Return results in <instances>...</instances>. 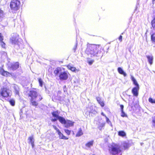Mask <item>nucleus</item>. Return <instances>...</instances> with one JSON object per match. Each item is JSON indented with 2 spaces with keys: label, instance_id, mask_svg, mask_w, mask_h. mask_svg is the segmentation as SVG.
I'll list each match as a JSON object with an SVG mask.
<instances>
[{
  "label": "nucleus",
  "instance_id": "37",
  "mask_svg": "<svg viewBox=\"0 0 155 155\" xmlns=\"http://www.w3.org/2000/svg\"><path fill=\"white\" fill-rule=\"evenodd\" d=\"M38 82L40 86L41 87H42L43 85V81L41 78L39 79Z\"/></svg>",
  "mask_w": 155,
  "mask_h": 155
},
{
  "label": "nucleus",
  "instance_id": "29",
  "mask_svg": "<svg viewBox=\"0 0 155 155\" xmlns=\"http://www.w3.org/2000/svg\"><path fill=\"white\" fill-rule=\"evenodd\" d=\"M151 38L152 43L155 44V33H154L151 35Z\"/></svg>",
  "mask_w": 155,
  "mask_h": 155
},
{
  "label": "nucleus",
  "instance_id": "48",
  "mask_svg": "<svg viewBox=\"0 0 155 155\" xmlns=\"http://www.w3.org/2000/svg\"><path fill=\"white\" fill-rule=\"evenodd\" d=\"M101 115H103V116H104L105 117V118H106V117H107L103 112H101Z\"/></svg>",
  "mask_w": 155,
  "mask_h": 155
},
{
  "label": "nucleus",
  "instance_id": "2",
  "mask_svg": "<svg viewBox=\"0 0 155 155\" xmlns=\"http://www.w3.org/2000/svg\"><path fill=\"white\" fill-rule=\"evenodd\" d=\"M38 93L36 91L33 90L30 91L28 93L29 96L31 97L30 104L36 107L38 105V103L36 101L38 99Z\"/></svg>",
  "mask_w": 155,
  "mask_h": 155
},
{
  "label": "nucleus",
  "instance_id": "30",
  "mask_svg": "<svg viewBox=\"0 0 155 155\" xmlns=\"http://www.w3.org/2000/svg\"><path fill=\"white\" fill-rule=\"evenodd\" d=\"M152 118L151 123L152 127L155 128V116L153 117Z\"/></svg>",
  "mask_w": 155,
  "mask_h": 155
},
{
  "label": "nucleus",
  "instance_id": "3",
  "mask_svg": "<svg viewBox=\"0 0 155 155\" xmlns=\"http://www.w3.org/2000/svg\"><path fill=\"white\" fill-rule=\"evenodd\" d=\"M10 40L12 44L14 45L15 46H17V49L19 48L21 39L19 38V35L17 33L12 34Z\"/></svg>",
  "mask_w": 155,
  "mask_h": 155
},
{
  "label": "nucleus",
  "instance_id": "7",
  "mask_svg": "<svg viewBox=\"0 0 155 155\" xmlns=\"http://www.w3.org/2000/svg\"><path fill=\"white\" fill-rule=\"evenodd\" d=\"M59 77L61 80H66L68 78V73L64 71L59 74Z\"/></svg>",
  "mask_w": 155,
  "mask_h": 155
},
{
  "label": "nucleus",
  "instance_id": "35",
  "mask_svg": "<svg viewBox=\"0 0 155 155\" xmlns=\"http://www.w3.org/2000/svg\"><path fill=\"white\" fill-rule=\"evenodd\" d=\"M38 99L37 100V101H39L43 99V96L41 94H40L39 93H38Z\"/></svg>",
  "mask_w": 155,
  "mask_h": 155
},
{
  "label": "nucleus",
  "instance_id": "16",
  "mask_svg": "<svg viewBox=\"0 0 155 155\" xmlns=\"http://www.w3.org/2000/svg\"><path fill=\"white\" fill-rule=\"evenodd\" d=\"M117 71L118 73L120 74L123 75L124 77L126 76L127 74L121 67H118V68Z\"/></svg>",
  "mask_w": 155,
  "mask_h": 155
},
{
  "label": "nucleus",
  "instance_id": "24",
  "mask_svg": "<svg viewBox=\"0 0 155 155\" xmlns=\"http://www.w3.org/2000/svg\"><path fill=\"white\" fill-rule=\"evenodd\" d=\"M126 133L123 130L119 131L118 132V135L120 136L124 137L126 136Z\"/></svg>",
  "mask_w": 155,
  "mask_h": 155
},
{
  "label": "nucleus",
  "instance_id": "22",
  "mask_svg": "<svg viewBox=\"0 0 155 155\" xmlns=\"http://www.w3.org/2000/svg\"><path fill=\"white\" fill-rule=\"evenodd\" d=\"M83 133L82 132V129L81 128H80L78 130V131L76 135V137H79L81 136L83 134Z\"/></svg>",
  "mask_w": 155,
  "mask_h": 155
},
{
  "label": "nucleus",
  "instance_id": "4",
  "mask_svg": "<svg viewBox=\"0 0 155 155\" xmlns=\"http://www.w3.org/2000/svg\"><path fill=\"white\" fill-rule=\"evenodd\" d=\"M109 150L110 153L114 155H121V150L120 146L114 144L109 147Z\"/></svg>",
  "mask_w": 155,
  "mask_h": 155
},
{
  "label": "nucleus",
  "instance_id": "42",
  "mask_svg": "<svg viewBox=\"0 0 155 155\" xmlns=\"http://www.w3.org/2000/svg\"><path fill=\"white\" fill-rule=\"evenodd\" d=\"M58 120V118L54 117V118L52 119H51V121L52 122H54Z\"/></svg>",
  "mask_w": 155,
  "mask_h": 155
},
{
  "label": "nucleus",
  "instance_id": "8",
  "mask_svg": "<svg viewBox=\"0 0 155 155\" xmlns=\"http://www.w3.org/2000/svg\"><path fill=\"white\" fill-rule=\"evenodd\" d=\"M19 63L18 62L11 63L9 65V68L12 71H15L19 67Z\"/></svg>",
  "mask_w": 155,
  "mask_h": 155
},
{
  "label": "nucleus",
  "instance_id": "19",
  "mask_svg": "<svg viewBox=\"0 0 155 155\" xmlns=\"http://www.w3.org/2000/svg\"><path fill=\"white\" fill-rule=\"evenodd\" d=\"M51 114L52 116L54 117L58 118L60 116L59 115V113L58 110L53 112L51 113Z\"/></svg>",
  "mask_w": 155,
  "mask_h": 155
},
{
  "label": "nucleus",
  "instance_id": "39",
  "mask_svg": "<svg viewBox=\"0 0 155 155\" xmlns=\"http://www.w3.org/2000/svg\"><path fill=\"white\" fill-rule=\"evenodd\" d=\"M64 130L65 132L68 135H70L71 132V131L68 129H64Z\"/></svg>",
  "mask_w": 155,
  "mask_h": 155
},
{
  "label": "nucleus",
  "instance_id": "34",
  "mask_svg": "<svg viewBox=\"0 0 155 155\" xmlns=\"http://www.w3.org/2000/svg\"><path fill=\"white\" fill-rule=\"evenodd\" d=\"M151 24L153 29L155 30V17L152 21Z\"/></svg>",
  "mask_w": 155,
  "mask_h": 155
},
{
  "label": "nucleus",
  "instance_id": "31",
  "mask_svg": "<svg viewBox=\"0 0 155 155\" xmlns=\"http://www.w3.org/2000/svg\"><path fill=\"white\" fill-rule=\"evenodd\" d=\"M90 110L89 111V113H93V114H95L97 113V111L95 110V109H92V107H90Z\"/></svg>",
  "mask_w": 155,
  "mask_h": 155
},
{
  "label": "nucleus",
  "instance_id": "47",
  "mask_svg": "<svg viewBox=\"0 0 155 155\" xmlns=\"http://www.w3.org/2000/svg\"><path fill=\"white\" fill-rule=\"evenodd\" d=\"M122 36L121 35H120L118 38L119 41H120V42L121 41H122Z\"/></svg>",
  "mask_w": 155,
  "mask_h": 155
},
{
  "label": "nucleus",
  "instance_id": "6",
  "mask_svg": "<svg viewBox=\"0 0 155 155\" xmlns=\"http://www.w3.org/2000/svg\"><path fill=\"white\" fill-rule=\"evenodd\" d=\"M20 2L18 0H13L12 1L10 4L11 8L14 10L17 11L19 9Z\"/></svg>",
  "mask_w": 155,
  "mask_h": 155
},
{
  "label": "nucleus",
  "instance_id": "15",
  "mask_svg": "<svg viewBox=\"0 0 155 155\" xmlns=\"http://www.w3.org/2000/svg\"><path fill=\"white\" fill-rule=\"evenodd\" d=\"M0 74L2 75L5 76H7L9 73L6 71H5L3 68H0Z\"/></svg>",
  "mask_w": 155,
  "mask_h": 155
},
{
  "label": "nucleus",
  "instance_id": "26",
  "mask_svg": "<svg viewBox=\"0 0 155 155\" xmlns=\"http://www.w3.org/2000/svg\"><path fill=\"white\" fill-rule=\"evenodd\" d=\"M131 80L133 82L134 84L136 86V87L139 86L137 81L135 78L133 76L131 77Z\"/></svg>",
  "mask_w": 155,
  "mask_h": 155
},
{
  "label": "nucleus",
  "instance_id": "38",
  "mask_svg": "<svg viewBox=\"0 0 155 155\" xmlns=\"http://www.w3.org/2000/svg\"><path fill=\"white\" fill-rule=\"evenodd\" d=\"M121 116L123 117H127V115L125 113L124 111H121Z\"/></svg>",
  "mask_w": 155,
  "mask_h": 155
},
{
  "label": "nucleus",
  "instance_id": "41",
  "mask_svg": "<svg viewBox=\"0 0 155 155\" xmlns=\"http://www.w3.org/2000/svg\"><path fill=\"white\" fill-rule=\"evenodd\" d=\"M53 127L54 129L56 130V131L58 132V133L60 131L59 130L58 128L55 126H53Z\"/></svg>",
  "mask_w": 155,
  "mask_h": 155
},
{
  "label": "nucleus",
  "instance_id": "21",
  "mask_svg": "<svg viewBox=\"0 0 155 155\" xmlns=\"http://www.w3.org/2000/svg\"><path fill=\"white\" fill-rule=\"evenodd\" d=\"M122 145L125 149L128 148L130 146L129 143L126 141H124L122 143Z\"/></svg>",
  "mask_w": 155,
  "mask_h": 155
},
{
  "label": "nucleus",
  "instance_id": "49",
  "mask_svg": "<svg viewBox=\"0 0 155 155\" xmlns=\"http://www.w3.org/2000/svg\"><path fill=\"white\" fill-rule=\"evenodd\" d=\"M3 38V37L2 36V34L1 33H0V38Z\"/></svg>",
  "mask_w": 155,
  "mask_h": 155
},
{
  "label": "nucleus",
  "instance_id": "28",
  "mask_svg": "<svg viewBox=\"0 0 155 155\" xmlns=\"http://www.w3.org/2000/svg\"><path fill=\"white\" fill-rule=\"evenodd\" d=\"M8 101L10 103V104L13 106H15V100L13 98L10 99Z\"/></svg>",
  "mask_w": 155,
  "mask_h": 155
},
{
  "label": "nucleus",
  "instance_id": "1",
  "mask_svg": "<svg viewBox=\"0 0 155 155\" xmlns=\"http://www.w3.org/2000/svg\"><path fill=\"white\" fill-rule=\"evenodd\" d=\"M85 53L91 57H97L98 59L101 58L102 55L101 49L99 45L89 44L87 45L85 51Z\"/></svg>",
  "mask_w": 155,
  "mask_h": 155
},
{
  "label": "nucleus",
  "instance_id": "25",
  "mask_svg": "<svg viewBox=\"0 0 155 155\" xmlns=\"http://www.w3.org/2000/svg\"><path fill=\"white\" fill-rule=\"evenodd\" d=\"M67 68L68 69L72 71L75 72L77 70L75 67H73L70 65H68Z\"/></svg>",
  "mask_w": 155,
  "mask_h": 155
},
{
  "label": "nucleus",
  "instance_id": "20",
  "mask_svg": "<svg viewBox=\"0 0 155 155\" xmlns=\"http://www.w3.org/2000/svg\"><path fill=\"white\" fill-rule=\"evenodd\" d=\"M58 120L62 124H64L66 123V120H65V119L64 117L60 116L59 117V118H58Z\"/></svg>",
  "mask_w": 155,
  "mask_h": 155
},
{
  "label": "nucleus",
  "instance_id": "53",
  "mask_svg": "<svg viewBox=\"0 0 155 155\" xmlns=\"http://www.w3.org/2000/svg\"><path fill=\"white\" fill-rule=\"evenodd\" d=\"M60 92H61V91H58V92H59V93H60Z\"/></svg>",
  "mask_w": 155,
  "mask_h": 155
},
{
  "label": "nucleus",
  "instance_id": "10",
  "mask_svg": "<svg viewBox=\"0 0 155 155\" xmlns=\"http://www.w3.org/2000/svg\"><path fill=\"white\" fill-rule=\"evenodd\" d=\"M62 72L61 68L60 67H57L54 71V73L55 74V76L59 75V74H61Z\"/></svg>",
  "mask_w": 155,
  "mask_h": 155
},
{
  "label": "nucleus",
  "instance_id": "23",
  "mask_svg": "<svg viewBox=\"0 0 155 155\" xmlns=\"http://www.w3.org/2000/svg\"><path fill=\"white\" fill-rule=\"evenodd\" d=\"M94 142L93 140L89 141L85 144V146L87 147L90 148L93 145Z\"/></svg>",
  "mask_w": 155,
  "mask_h": 155
},
{
  "label": "nucleus",
  "instance_id": "32",
  "mask_svg": "<svg viewBox=\"0 0 155 155\" xmlns=\"http://www.w3.org/2000/svg\"><path fill=\"white\" fill-rule=\"evenodd\" d=\"M4 16V11L0 9V19H2Z\"/></svg>",
  "mask_w": 155,
  "mask_h": 155
},
{
  "label": "nucleus",
  "instance_id": "36",
  "mask_svg": "<svg viewBox=\"0 0 155 155\" xmlns=\"http://www.w3.org/2000/svg\"><path fill=\"white\" fill-rule=\"evenodd\" d=\"M149 101L151 103H155V100L153 99L151 97H150L148 99Z\"/></svg>",
  "mask_w": 155,
  "mask_h": 155
},
{
  "label": "nucleus",
  "instance_id": "11",
  "mask_svg": "<svg viewBox=\"0 0 155 155\" xmlns=\"http://www.w3.org/2000/svg\"><path fill=\"white\" fill-rule=\"evenodd\" d=\"M74 122L70 120L66 121V123L65 124V127L66 128H68L70 127L73 126L74 125Z\"/></svg>",
  "mask_w": 155,
  "mask_h": 155
},
{
  "label": "nucleus",
  "instance_id": "27",
  "mask_svg": "<svg viewBox=\"0 0 155 155\" xmlns=\"http://www.w3.org/2000/svg\"><path fill=\"white\" fill-rule=\"evenodd\" d=\"M28 139H29V140L30 143H31V146H32V147L33 148L34 147V140H33V137H30Z\"/></svg>",
  "mask_w": 155,
  "mask_h": 155
},
{
  "label": "nucleus",
  "instance_id": "50",
  "mask_svg": "<svg viewBox=\"0 0 155 155\" xmlns=\"http://www.w3.org/2000/svg\"><path fill=\"white\" fill-rule=\"evenodd\" d=\"M21 113H22V111L21 110H20V114H21Z\"/></svg>",
  "mask_w": 155,
  "mask_h": 155
},
{
  "label": "nucleus",
  "instance_id": "52",
  "mask_svg": "<svg viewBox=\"0 0 155 155\" xmlns=\"http://www.w3.org/2000/svg\"><path fill=\"white\" fill-rule=\"evenodd\" d=\"M142 144H143V143H141V145H142Z\"/></svg>",
  "mask_w": 155,
  "mask_h": 155
},
{
  "label": "nucleus",
  "instance_id": "46",
  "mask_svg": "<svg viewBox=\"0 0 155 155\" xmlns=\"http://www.w3.org/2000/svg\"><path fill=\"white\" fill-rule=\"evenodd\" d=\"M94 62V61L93 60H91L90 61H89L88 62V63L90 65H91Z\"/></svg>",
  "mask_w": 155,
  "mask_h": 155
},
{
  "label": "nucleus",
  "instance_id": "5",
  "mask_svg": "<svg viewBox=\"0 0 155 155\" xmlns=\"http://www.w3.org/2000/svg\"><path fill=\"white\" fill-rule=\"evenodd\" d=\"M0 94L4 97H11L12 95L11 87L7 86L1 88L0 90Z\"/></svg>",
  "mask_w": 155,
  "mask_h": 155
},
{
  "label": "nucleus",
  "instance_id": "17",
  "mask_svg": "<svg viewBox=\"0 0 155 155\" xmlns=\"http://www.w3.org/2000/svg\"><path fill=\"white\" fill-rule=\"evenodd\" d=\"M105 122H103L102 123H99L98 124V127L99 129L101 130L103 129H104V127L105 126Z\"/></svg>",
  "mask_w": 155,
  "mask_h": 155
},
{
  "label": "nucleus",
  "instance_id": "14",
  "mask_svg": "<svg viewBox=\"0 0 155 155\" xmlns=\"http://www.w3.org/2000/svg\"><path fill=\"white\" fill-rule=\"evenodd\" d=\"M96 100L98 103L100 104L101 107H103L104 106V101L102 100L101 98L99 97H97L96 98Z\"/></svg>",
  "mask_w": 155,
  "mask_h": 155
},
{
  "label": "nucleus",
  "instance_id": "40",
  "mask_svg": "<svg viewBox=\"0 0 155 155\" xmlns=\"http://www.w3.org/2000/svg\"><path fill=\"white\" fill-rule=\"evenodd\" d=\"M106 122H107L109 125H111V121H110L109 119L107 117H106Z\"/></svg>",
  "mask_w": 155,
  "mask_h": 155
},
{
  "label": "nucleus",
  "instance_id": "45",
  "mask_svg": "<svg viewBox=\"0 0 155 155\" xmlns=\"http://www.w3.org/2000/svg\"><path fill=\"white\" fill-rule=\"evenodd\" d=\"M63 91L64 92H67V88L66 86L65 85L63 87Z\"/></svg>",
  "mask_w": 155,
  "mask_h": 155
},
{
  "label": "nucleus",
  "instance_id": "18",
  "mask_svg": "<svg viewBox=\"0 0 155 155\" xmlns=\"http://www.w3.org/2000/svg\"><path fill=\"white\" fill-rule=\"evenodd\" d=\"M59 136V137L60 139H63L64 140H68V138L66 137L60 131L58 133Z\"/></svg>",
  "mask_w": 155,
  "mask_h": 155
},
{
  "label": "nucleus",
  "instance_id": "43",
  "mask_svg": "<svg viewBox=\"0 0 155 155\" xmlns=\"http://www.w3.org/2000/svg\"><path fill=\"white\" fill-rule=\"evenodd\" d=\"M77 46V43L74 46V47L73 48V50L74 51V52H75V51L76 50V49Z\"/></svg>",
  "mask_w": 155,
  "mask_h": 155
},
{
  "label": "nucleus",
  "instance_id": "12",
  "mask_svg": "<svg viewBox=\"0 0 155 155\" xmlns=\"http://www.w3.org/2000/svg\"><path fill=\"white\" fill-rule=\"evenodd\" d=\"M146 57L150 65L153 64V57L152 55H147Z\"/></svg>",
  "mask_w": 155,
  "mask_h": 155
},
{
  "label": "nucleus",
  "instance_id": "13",
  "mask_svg": "<svg viewBox=\"0 0 155 155\" xmlns=\"http://www.w3.org/2000/svg\"><path fill=\"white\" fill-rule=\"evenodd\" d=\"M14 89V92L15 95H19V88L18 86L16 85L15 84L13 87Z\"/></svg>",
  "mask_w": 155,
  "mask_h": 155
},
{
  "label": "nucleus",
  "instance_id": "9",
  "mask_svg": "<svg viewBox=\"0 0 155 155\" xmlns=\"http://www.w3.org/2000/svg\"><path fill=\"white\" fill-rule=\"evenodd\" d=\"M139 89V86L134 87L132 89V92L134 96L137 97L138 96Z\"/></svg>",
  "mask_w": 155,
  "mask_h": 155
},
{
  "label": "nucleus",
  "instance_id": "44",
  "mask_svg": "<svg viewBox=\"0 0 155 155\" xmlns=\"http://www.w3.org/2000/svg\"><path fill=\"white\" fill-rule=\"evenodd\" d=\"M120 106L121 109V111H124V106L122 104H121L120 105Z\"/></svg>",
  "mask_w": 155,
  "mask_h": 155
},
{
  "label": "nucleus",
  "instance_id": "33",
  "mask_svg": "<svg viewBox=\"0 0 155 155\" xmlns=\"http://www.w3.org/2000/svg\"><path fill=\"white\" fill-rule=\"evenodd\" d=\"M3 38H0V42L2 47L3 48H5V43L3 41Z\"/></svg>",
  "mask_w": 155,
  "mask_h": 155
},
{
  "label": "nucleus",
  "instance_id": "51",
  "mask_svg": "<svg viewBox=\"0 0 155 155\" xmlns=\"http://www.w3.org/2000/svg\"><path fill=\"white\" fill-rule=\"evenodd\" d=\"M154 14L155 15V12L153 13V15H154Z\"/></svg>",
  "mask_w": 155,
  "mask_h": 155
}]
</instances>
